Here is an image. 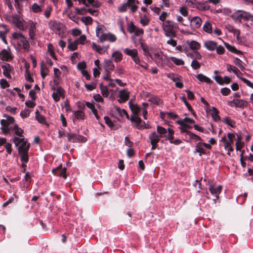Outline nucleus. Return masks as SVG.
Here are the masks:
<instances>
[{"instance_id": "4468645a", "label": "nucleus", "mask_w": 253, "mask_h": 253, "mask_svg": "<svg viewBox=\"0 0 253 253\" xmlns=\"http://www.w3.org/2000/svg\"><path fill=\"white\" fill-rule=\"evenodd\" d=\"M66 171V169L65 168H62V165H61L56 168L53 169L52 172L54 175L62 177L65 179L67 177Z\"/></svg>"}, {"instance_id": "13d9d810", "label": "nucleus", "mask_w": 253, "mask_h": 253, "mask_svg": "<svg viewBox=\"0 0 253 253\" xmlns=\"http://www.w3.org/2000/svg\"><path fill=\"white\" fill-rule=\"evenodd\" d=\"M226 28L229 32H234L235 34H239V31L238 30H235L232 25H227L226 26Z\"/></svg>"}, {"instance_id": "0e129e2a", "label": "nucleus", "mask_w": 253, "mask_h": 253, "mask_svg": "<svg viewBox=\"0 0 253 253\" xmlns=\"http://www.w3.org/2000/svg\"><path fill=\"white\" fill-rule=\"evenodd\" d=\"M30 115V111L29 110H24L20 113V116L22 118H27Z\"/></svg>"}, {"instance_id": "bb28decb", "label": "nucleus", "mask_w": 253, "mask_h": 253, "mask_svg": "<svg viewBox=\"0 0 253 253\" xmlns=\"http://www.w3.org/2000/svg\"><path fill=\"white\" fill-rule=\"evenodd\" d=\"M104 66L105 69L107 70H113L115 68L112 61L111 60H105L104 61Z\"/></svg>"}, {"instance_id": "e2e57ef3", "label": "nucleus", "mask_w": 253, "mask_h": 253, "mask_svg": "<svg viewBox=\"0 0 253 253\" xmlns=\"http://www.w3.org/2000/svg\"><path fill=\"white\" fill-rule=\"evenodd\" d=\"M216 51L217 53L219 54H222L224 52V47L221 45L217 46L215 47Z\"/></svg>"}, {"instance_id": "f704fd0d", "label": "nucleus", "mask_w": 253, "mask_h": 253, "mask_svg": "<svg viewBox=\"0 0 253 253\" xmlns=\"http://www.w3.org/2000/svg\"><path fill=\"white\" fill-rule=\"evenodd\" d=\"M157 132H156L159 134L161 137L165 136V134L167 133V130L165 128L159 126L157 127Z\"/></svg>"}, {"instance_id": "f3484780", "label": "nucleus", "mask_w": 253, "mask_h": 253, "mask_svg": "<svg viewBox=\"0 0 253 253\" xmlns=\"http://www.w3.org/2000/svg\"><path fill=\"white\" fill-rule=\"evenodd\" d=\"M109 45L104 47H101L95 43L93 42L91 44V47L97 52L100 54H103L107 52V49L109 48Z\"/></svg>"}, {"instance_id": "c03bdc74", "label": "nucleus", "mask_w": 253, "mask_h": 253, "mask_svg": "<svg viewBox=\"0 0 253 253\" xmlns=\"http://www.w3.org/2000/svg\"><path fill=\"white\" fill-rule=\"evenodd\" d=\"M47 68L44 64L43 63H41V73L42 78H44L46 76Z\"/></svg>"}, {"instance_id": "ddd939ff", "label": "nucleus", "mask_w": 253, "mask_h": 253, "mask_svg": "<svg viewBox=\"0 0 253 253\" xmlns=\"http://www.w3.org/2000/svg\"><path fill=\"white\" fill-rule=\"evenodd\" d=\"M190 22V26L193 29H196L199 28L202 23L201 18L199 16H195L191 19L189 18Z\"/></svg>"}, {"instance_id": "3c124183", "label": "nucleus", "mask_w": 253, "mask_h": 253, "mask_svg": "<svg viewBox=\"0 0 253 253\" xmlns=\"http://www.w3.org/2000/svg\"><path fill=\"white\" fill-rule=\"evenodd\" d=\"M171 59L172 61L176 65H182L184 64V61L181 59H178L174 57H171Z\"/></svg>"}, {"instance_id": "dca6fc26", "label": "nucleus", "mask_w": 253, "mask_h": 253, "mask_svg": "<svg viewBox=\"0 0 253 253\" xmlns=\"http://www.w3.org/2000/svg\"><path fill=\"white\" fill-rule=\"evenodd\" d=\"M52 96L55 101H58L60 97H64V90L61 87H58L56 91L52 93Z\"/></svg>"}, {"instance_id": "052dcab7", "label": "nucleus", "mask_w": 253, "mask_h": 253, "mask_svg": "<svg viewBox=\"0 0 253 253\" xmlns=\"http://www.w3.org/2000/svg\"><path fill=\"white\" fill-rule=\"evenodd\" d=\"M104 120L105 122V123L110 127H113L114 126V124L110 120V119L108 117H104Z\"/></svg>"}, {"instance_id": "a19ab883", "label": "nucleus", "mask_w": 253, "mask_h": 253, "mask_svg": "<svg viewBox=\"0 0 253 253\" xmlns=\"http://www.w3.org/2000/svg\"><path fill=\"white\" fill-rule=\"evenodd\" d=\"M0 27L4 28V31H0V38L1 39V40H2V41L4 43H6V39H5V34H6L8 32V30L6 27V26H4V25H0Z\"/></svg>"}, {"instance_id": "c9c22d12", "label": "nucleus", "mask_w": 253, "mask_h": 253, "mask_svg": "<svg viewBox=\"0 0 253 253\" xmlns=\"http://www.w3.org/2000/svg\"><path fill=\"white\" fill-rule=\"evenodd\" d=\"M188 45L190 48L192 50H198L200 47V43L195 41L189 42Z\"/></svg>"}, {"instance_id": "cd10ccee", "label": "nucleus", "mask_w": 253, "mask_h": 253, "mask_svg": "<svg viewBox=\"0 0 253 253\" xmlns=\"http://www.w3.org/2000/svg\"><path fill=\"white\" fill-rule=\"evenodd\" d=\"M60 74H61V72L58 69H57V68L54 69L53 83L56 85H57L59 84V81L60 79Z\"/></svg>"}, {"instance_id": "6e6552de", "label": "nucleus", "mask_w": 253, "mask_h": 253, "mask_svg": "<svg viewBox=\"0 0 253 253\" xmlns=\"http://www.w3.org/2000/svg\"><path fill=\"white\" fill-rule=\"evenodd\" d=\"M154 59L156 62L162 66L167 64L168 62L167 57L164 55L163 52L160 50H157L154 53Z\"/></svg>"}, {"instance_id": "ea45409f", "label": "nucleus", "mask_w": 253, "mask_h": 253, "mask_svg": "<svg viewBox=\"0 0 253 253\" xmlns=\"http://www.w3.org/2000/svg\"><path fill=\"white\" fill-rule=\"evenodd\" d=\"M196 152H198L201 156L202 154H204L205 153L204 147H203V145L202 144V143H197V145L196 146Z\"/></svg>"}, {"instance_id": "f257e3e1", "label": "nucleus", "mask_w": 253, "mask_h": 253, "mask_svg": "<svg viewBox=\"0 0 253 253\" xmlns=\"http://www.w3.org/2000/svg\"><path fill=\"white\" fill-rule=\"evenodd\" d=\"M162 27L165 32V34L167 37H175L176 36L174 30L177 27L173 21L169 20H166L163 22Z\"/></svg>"}, {"instance_id": "b1692460", "label": "nucleus", "mask_w": 253, "mask_h": 253, "mask_svg": "<svg viewBox=\"0 0 253 253\" xmlns=\"http://www.w3.org/2000/svg\"><path fill=\"white\" fill-rule=\"evenodd\" d=\"M129 96V93L126 89H123L119 92V97L122 100V101H127Z\"/></svg>"}, {"instance_id": "423d86ee", "label": "nucleus", "mask_w": 253, "mask_h": 253, "mask_svg": "<svg viewBox=\"0 0 253 253\" xmlns=\"http://www.w3.org/2000/svg\"><path fill=\"white\" fill-rule=\"evenodd\" d=\"M177 123L180 125L181 132H185L187 134V131H188L187 129L192 127L190 125L194 123V121L189 118H185L183 120L177 121Z\"/></svg>"}, {"instance_id": "f03ea898", "label": "nucleus", "mask_w": 253, "mask_h": 253, "mask_svg": "<svg viewBox=\"0 0 253 253\" xmlns=\"http://www.w3.org/2000/svg\"><path fill=\"white\" fill-rule=\"evenodd\" d=\"M231 17L235 22H241L243 20L244 21H251L253 22V15L245 11L238 10L234 12Z\"/></svg>"}, {"instance_id": "f8f14e48", "label": "nucleus", "mask_w": 253, "mask_h": 253, "mask_svg": "<svg viewBox=\"0 0 253 253\" xmlns=\"http://www.w3.org/2000/svg\"><path fill=\"white\" fill-rule=\"evenodd\" d=\"M116 37L111 33L102 34L99 37V41L100 42H103L106 41L110 42H114L116 41Z\"/></svg>"}, {"instance_id": "1a4fd4ad", "label": "nucleus", "mask_w": 253, "mask_h": 253, "mask_svg": "<svg viewBox=\"0 0 253 253\" xmlns=\"http://www.w3.org/2000/svg\"><path fill=\"white\" fill-rule=\"evenodd\" d=\"M48 26L51 30L58 34L63 31L64 28V26L63 24L56 20H51L49 21Z\"/></svg>"}, {"instance_id": "6ab92c4d", "label": "nucleus", "mask_w": 253, "mask_h": 253, "mask_svg": "<svg viewBox=\"0 0 253 253\" xmlns=\"http://www.w3.org/2000/svg\"><path fill=\"white\" fill-rule=\"evenodd\" d=\"M221 186H218L217 187H215L213 185H210L209 187V190L211 194L214 195L216 198H218V195L220 194L221 191Z\"/></svg>"}, {"instance_id": "39448f33", "label": "nucleus", "mask_w": 253, "mask_h": 253, "mask_svg": "<svg viewBox=\"0 0 253 253\" xmlns=\"http://www.w3.org/2000/svg\"><path fill=\"white\" fill-rule=\"evenodd\" d=\"M13 142L16 146L20 145L18 147V152L28 151L29 144H27V140H25L24 136L22 137H14Z\"/></svg>"}, {"instance_id": "de8ad7c7", "label": "nucleus", "mask_w": 253, "mask_h": 253, "mask_svg": "<svg viewBox=\"0 0 253 253\" xmlns=\"http://www.w3.org/2000/svg\"><path fill=\"white\" fill-rule=\"evenodd\" d=\"M14 24L20 30H24L25 29V26L23 22L19 18Z\"/></svg>"}, {"instance_id": "a211bd4d", "label": "nucleus", "mask_w": 253, "mask_h": 253, "mask_svg": "<svg viewBox=\"0 0 253 253\" xmlns=\"http://www.w3.org/2000/svg\"><path fill=\"white\" fill-rule=\"evenodd\" d=\"M36 23L32 20H29L28 22V25L29 26V36L31 39H33L35 36L36 30Z\"/></svg>"}, {"instance_id": "603ef678", "label": "nucleus", "mask_w": 253, "mask_h": 253, "mask_svg": "<svg viewBox=\"0 0 253 253\" xmlns=\"http://www.w3.org/2000/svg\"><path fill=\"white\" fill-rule=\"evenodd\" d=\"M227 70L229 72L232 71L236 75L239 72V70L236 67L230 65H227Z\"/></svg>"}, {"instance_id": "72a5a7b5", "label": "nucleus", "mask_w": 253, "mask_h": 253, "mask_svg": "<svg viewBox=\"0 0 253 253\" xmlns=\"http://www.w3.org/2000/svg\"><path fill=\"white\" fill-rule=\"evenodd\" d=\"M35 114H36V119L38 121V122H39L40 123H41V124H45V123L46 121H45V119L44 117L43 116L41 115L39 113V112L38 110H37L36 111Z\"/></svg>"}, {"instance_id": "a878e982", "label": "nucleus", "mask_w": 253, "mask_h": 253, "mask_svg": "<svg viewBox=\"0 0 253 253\" xmlns=\"http://www.w3.org/2000/svg\"><path fill=\"white\" fill-rule=\"evenodd\" d=\"M204 45L208 50H213L215 49L217 43L214 42L209 41L205 42Z\"/></svg>"}, {"instance_id": "774afa93", "label": "nucleus", "mask_w": 253, "mask_h": 253, "mask_svg": "<svg viewBox=\"0 0 253 253\" xmlns=\"http://www.w3.org/2000/svg\"><path fill=\"white\" fill-rule=\"evenodd\" d=\"M214 79L215 80V81L219 84H223V79L221 76H216L214 77Z\"/></svg>"}, {"instance_id": "0eeeda50", "label": "nucleus", "mask_w": 253, "mask_h": 253, "mask_svg": "<svg viewBox=\"0 0 253 253\" xmlns=\"http://www.w3.org/2000/svg\"><path fill=\"white\" fill-rule=\"evenodd\" d=\"M12 37L14 39H17L20 45H22L23 48L28 50L29 48V43L27 41L26 38L21 33H14L12 34Z\"/></svg>"}, {"instance_id": "338daca9", "label": "nucleus", "mask_w": 253, "mask_h": 253, "mask_svg": "<svg viewBox=\"0 0 253 253\" xmlns=\"http://www.w3.org/2000/svg\"><path fill=\"white\" fill-rule=\"evenodd\" d=\"M244 146V143L241 141H237L236 143V149L237 151H240Z\"/></svg>"}, {"instance_id": "69168bd1", "label": "nucleus", "mask_w": 253, "mask_h": 253, "mask_svg": "<svg viewBox=\"0 0 253 253\" xmlns=\"http://www.w3.org/2000/svg\"><path fill=\"white\" fill-rule=\"evenodd\" d=\"M230 89L227 87L222 88L221 89V93L223 95H227L230 93Z\"/></svg>"}, {"instance_id": "5fc2aeb1", "label": "nucleus", "mask_w": 253, "mask_h": 253, "mask_svg": "<svg viewBox=\"0 0 253 253\" xmlns=\"http://www.w3.org/2000/svg\"><path fill=\"white\" fill-rule=\"evenodd\" d=\"M78 44L75 41L74 42L70 43V44L68 45V48L72 51H74L77 48V45Z\"/></svg>"}, {"instance_id": "58836bf2", "label": "nucleus", "mask_w": 253, "mask_h": 253, "mask_svg": "<svg viewBox=\"0 0 253 253\" xmlns=\"http://www.w3.org/2000/svg\"><path fill=\"white\" fill-rule=\"evenodd\" d=\"M211 116L215 121H218L220 120L218 111L215 107H212V108Z\"/></svg>"}, {"instance_id": "bf43d9fd", "label": "nucleus", "mask_w": 253, "mask_h": 253, "mask_svg": "<svg viewBox=\"0 0 253 253\" xmlns=\"http://www.w3.org/2000/svg\"><path fill=\"white\" fill-rule=\"evenodd\" d=\"M86 40V37L85 35H82L80 36V37L77 40H76V42H77L78 44H84V42L85 40Z\"/></svg>"}, {"instance_id": "4d7b16f0", "label": "nucleus", "mask_w": 253, "mask_h": 253, "mask_svg": "<svg viewBox=\"0 0 253 253\" xmlns=\"http://www.w3.org/2000/svg\"><path fill=\"white\" fill-rule=\"evenodd\" d=\"M104 26L102 25H98L96 29V34L98 38L100 36L101 33V31L103 29Z\"/></svg>"}, {"instance_id": "37998d69", "label": "nucleus", "mask_w": 253, "mask_h": 253, "mask_svg": "<svg viewBox=\"0 0 253 253\" xmlns=\"http://www.w3.org/2000/svg\"><path fill=\"white\" fill-rule=\"evenodd\" d=\"M92 20V18L90 16L83 17L81 18V21L86 25L91 24Z\"/></svg>"}, {"instance_id": "7ed1b4c3", "label": "nucleus", "mask_w": 253, "mask_h": 253, "mask_svg": "<svg viewBox=\"0 0 253 253\" xmlns=\"http://www.w3.org/2000/svg\"><path fill=\"white\" fill-rule=\"evenodd\" d=\"M127 2L123 3L118 7V10L120 12H126L128 7H129L131 12H134L138 8L139 2L137 0H126Z\"/></svg>"}, {"instance_id": "680f3d73", "label": "nucleus", "mask_w": 253, "mask_h": 253, "mask_svg": "<svg viewBox=\"0 0 253 253\" xmlns=\"http://www.w3.org/2000/svg\"><path fill=\"white\" fill-rule=\"evenodd\" d=\"M169 14L166 12H163L159 16V19L163 22L165 21L166 19L168 16Z\"/></svg>"}, {"instance_id": "412c9836", "label": "nucleus", "mask_w": 253, "mask_h": 253, "mask_svg": "<svg viewBox=\"0 0 253 253\" xmlns=\"http://www.w3.org/2000/svg\"><path fill=\"white\" fill-rule=\"evenodd\" d=\"M10 130H12L15 134L19 136L20 137L23 136L22 134L24 132V130L20 128L17 124H15L13 127L10 126Z\"/></svg>"}, {"instance_id": "49530a36", "label": "nucleus", "mask_w": 253, "mask_h": 253, "mask_svg": "<svg viewBox=\"0 0 253 253\" xmlns=\"http://www.w3.org/2000/svg\"><path fill=\"white\" fill-rule=\"evenodd\" d=\"M74 116L76 119H82L84 120V113L81 111H77L75 112Z\"/></svg>"}, {"instance_id": "8fccbe9b", "label": "nucleus", "mask_w": 253, "mask_h": 253, "mask_svg": "<svg viewBox=\"0 0 253 253\" xmlns=\"http://www.w3.org/2000/svg\"><path fill=\"white\" fill-rule=\"evenodd\" d=\"M88 3L91 4L94 7H99L101 6V3L97 0H87Z\"/></svg>"}, {"instance_id": "20e7f679", "label": "nucleus", "mask_w": 253, "mask_h": 253, "mask_svg": "<svg viewBox=\"0 0 253 253\" xmlns=\"http://www.w3.org/2000/svg\"><path fill=\"white\" fill-rule=\"evenodd\" d=\"M6 119H2L0 121L1 125V129L3 134H7L10 130V127L9 126L13 124L14 122V119L12 117L5 116Z\"/></svg>"}, {"instance_id": "864d4df0", "label": "nucleus", "mask_w": 253, "mask_h": 253, "mask_svg": "<svg viewBox=\"0 0 253 253\" xmlns=\"http://www.w3.org/2000/svg\"><path fill=\"white\" fill-rule=\"evenodd\" d=\"M179 12L184 17H186L188 15L187 9L185 6H182L179 8Z\"/></svg>"}, {"instance_id": "2f4dec72", "label": "nucleus", "mask_w": 253, "mask_h": 253, "mask_svg": "<svg viewBox=\"0 0 253 253\" xmlns=\"http://www.w3.org/2000/svg\"><path fill=\"white\" fill-rule=\"evenodd\" d=\"M196 77L200 82H205L207 83H211L212 82L210 78L202 74H198Z\"/></svg>"}, {"instance_id": "2eb2a0df", "label": "nucleus", "mask_w": 253, "mask_h": 253, "mask_svg": "<svg viewBox=\"0 0 253 253\" xmlns=\"http://www.w3.org/2000/svg\"><path fill=\"white\" fill-rule=\"evenodd\" d=\"M66 136L69 141L73 142L76 141L85 142V138L79 135H76L75 134H71L67 133Z\"/></svg>"}, {"instance_id": "5701e85b", "label": "nucleus", "mask_w": 253, "mask_h": 253, "mask_svg": "<svg viewBox=\"0 0 253 253\" xmlns=\"http://www.w3.org/2000/svg\"><path fill=\"white\" fill-rule=\"evenodd\" d=\"M0 58L3 60L8 61L11 59V56L8 50L3 49L0 52Z\"/></svg>"}, {"instance_id": "9d476101", "label": "nucleus", "mask_w": 253, "mask_h": 253, "mask_svg": "<svg viewBox=\"0 0 253 253\" xmlns=\"http://www.w3.org/2000/svg\"><path fill=\"white\" fill-rule=\"evenodd\" d=\"M130 120L134 124L133 126L137 129H141L147 128L145 122H143L137 115H131Z\"/></svg>"}, {"instance_id": "09e8293b", "label": "nucleus", "mask_w": 253, "mask_h": 253, "mask_svg": "<svg viewBox=\"0 0 253 253\" xmlns=\"http://www.w3.org/2000/svg\"><path fill=\"white\" fill-rule=\"evenodd\" d=\"M100 89L102 95L105 97H107L109 95L108 88L106 86H104L101 84L100 85Z\"/></svg>"}, {"instance_id": "c756f323", "label": "nucleus", "mask_w": 253, "mask_h": 253, "mask_svg": "<svg viewBox=\"0 0 253 253\" xmlns=\"http://www.w3.org/2000/svg\"><path fill=\"white\" fill-rule=\"evenodd\" d=\"M112 57L114 58V60L115 62H119L122 60L123 55L120 51H115L113 53Z\"/></svg>"}, {"instance_id": "c85d7f7f", "label": "nucleus", "mask_w": 253, "mask_h": 253, "mask_svg": "<svg viewBox=\"0 0 253 253\" xmlns=\"http://www.w3.org/2000/svg\"><path fill=\"white\" fill-rule=\"evenodd\" d=\"M227 136L228 138L229 139V141L224 144V147L225 149H228V147L233 144V139L235 137V135L233 133H228Z\"/></svg>"}, {"instance_id": "e433bc0d", "label": "nucleus", "mask_w": 253, "mask_h": 253, "mask_svg": "<svg viewBox=\"0 0 253 253\" xmlns=\"http://www.w3.org/2000/svg\"><path fill=\"white\" fill-rule=\"evenodd\" d=\"M203 30L207 33H211L212 32V27L211 23L209 21H206L203 26Z\"/></svg>"}, {"instance_id": "6e6d98bb", "label": "nucleus", "mask_w": 253, "mask_h": 253, "mask_svg": "<svg viewBox=\"0 0 253 253\" xmlns=\"http://www.w3.org/2000/svg\"><path fill=\"white\" fill-rule=\"evenodd\" d=\"M191 66L194 69L196 70L200 68L201 64L196 60H193L191 63Z\"/></svg>"}, {"instance_id": "9b49d317", "label": "nucleus", "mask_w": 253, "mask_h": 253, "mask_svg": "<svg viewBox=\"0 0 253 253\" xmlns=\"http://www.w3.org/2000/svg\"><path fill=\"white\" fill-rule=\"evenodd\" d=\"M227 104L231 107L235 106L236 107L244 108L247 106L248 102L243 99H234L232 101H228Z\"/></svg>"}, {"instance_id": "4c0bfd02", "label": "nucleus", "mask_w": 253, "mask_h": 253, "mask_svg": "<svg viewBox=\"0 0 253 253\" xmlns=\"http://www.w3.org/2000/svg\"><path fill=\"white\" fill-rule=\"evenodd\" d=\"M129 107L133 113V115H137V114L140 111V108L136 104H130Z\"/></svg>"}, {"instance_id": "393cba45", "label": "nucleus", "mask_w": 253, "mask_h": 253, "mask_svg": "<svg viewBox=\"0 0 253 253\" xmlns=\"http://www.w3.org/2000/svg\"><path fill=\"white\" fill-rule=\"evenodd\" d=\"M124 51L126 55L131 56L132 58L138 55V51L136 49H130L126 48L124 49Z\"/></svg>"}, {"instance_id": "a18cd8bd", "label": "nucleus", "mask_w": 253, "mask_h": 253, "mask_svg": "<svg viewBox=\"0 0 253 253\" xmlns=\"http://www.w3.org/2000/svg\"><path fill=\"white\" fill-rule=\"evenodd\" d=\"M32 9L35 13L41 12L42 10V7L36 3H34L32 6Z\"/></svg>"}, {"instance_id": "4be33fe9", "label": "nucleus", "mask_w": 253, "mask_h": 253, "mask_svg": "<svg viewBox=\"0 0 253 253\" xmlns=\"http://www.w3.org/2000/svg\"><path fill=\"white\" fill-rule=\"evenodd\" d=\"M4 17L7 21L12 24H14L20 18L19 16L17 14H6Z\"/></svg>"}, {"instance_id": "aec40b11", "label": "nucleus", "mask_w": 253, "mask_h": 253, "mask_svg": "<svg viewBox=\"0 0 253 253\" xmlns=\"http://www.w3.org/2000/svg\"><path fill=\"white\" fill-rule=\"evenodd\" d=\"M161 137L156 131L152 132L149 135V139L151 143H158Z\"/></svg>"}, {"instance_id": "7c9ffc66", "label": "nucleus", "mask_w": 253, "mask_h": 253, "mask_svg": "<svg viewBox=\"0 0 253 253\" xmlns=\"http://www.w3.org/2000/svg\"><path fill=\"white\" fill-rule=\"evenodd\" d=\"M2 68L3 69V75L7 78H10V71L11 69V67L9 64H6L5 65L2 66Z\"/></svg>"}, {"instance_id": "79ce46f5", "label": "nucleus", "mask_w": 253, "mask_h": 253, "mask_svg": "<svg viewBox=\"0 0 253 253\" xmlns=\"http://www.w3.org/2000/svg\"><path fill=\"white\" fill-rule=\"evenodd\" d=\"M28 151H24L19 152V153L21 157V161L25 163H27L28 161Z\"/></svg>"}, {"instance_id": "473e14b6", "label": "nucleus", "mask_w": 253, "mask_h": 253, "mask_svg": "<svg viewBox=\"0 0 253 253\" xmlns=\"http://www.w3.org/2000/svg\"><path fill=\"white\" fill-rule=\"evenodd\" d=\"M114 110L121 117H123L124 115H126V118L129 119V116L125 109L121 110L120 107L115 106Z\"/></svg>"}]
</instances>
